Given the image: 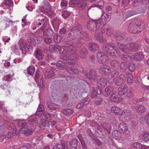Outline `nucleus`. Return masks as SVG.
Masks as SVG:
<instances>
[{
	"instance_id": "obj_1",
	"label": "nucleus",
	"mask_w": 149,
	"mask_h": 149,
	"mask_svg": "<svg viewBox=\"0 0 149 149\" xmlns=\"http://www.w3.org/2000/svg\"><path fill=\"white\" fill-rule=\"evenodd\" d=\"M72 44L70 45L69 46H62L59 48L60 53L61 57L64 61H59L56 64L57 68L59 69L65 68L69 73L75 74L78 72V70L72 69L69 66H66L65 64L72 65L74 63V58L77 57L79 55L81 58H84L87 54V51L86 48H84L80 51H77L75 50H71L72 47Z\"/></svg>"
},
{
	"instance_id": "obj_2",
	"label": "nucleus",
	"mask_w": 149,
	"mask_h": 149,
	"mask_svg": "<svg viewBox=\"0 0 149 149\" xmlns=\"http://www.w3.org/2000/svg\"><path fill=\"white\" fill-rule=\"evenodd\" d=\"M17 126L21 127L22 128H20L19 130L15 128H14L13 131L14 133L17 134L19 133L22 132V133L29 135H31L33 132V130L32 129L29 128L27 127V123H25L24 121L20 120H17Z\"/></svg>"
},
{
	"instance_id": "obj_3",
	"label": "nucleus",
	"mask_w": 149,
	"mask_h": 149,
	"mask_svg": "<svg viewBox=\"0 0 149 149\" xmlns=\"http://www.w3.org/2000/svg\"><path fill=\"white\" fill-rule=\"evenodd\" d=\"M117 46L122 52L129 54L133 52L137 51L139 49V47L137 45L134 43H131L126 45L118 42Z\"/></svg>"
},
{
	"instance_id": "obj_4",
	"label": "nucleus",
	"mask_w": 149,
	"mask_h": 149,
	"mask_svg": "<svg viewBox=\"0 0 149 149\" xmlns=\"http://www.w3.org/2000/svg\"><path fill=\"white\" fill-rule=\"evenodd\" d=\"M105 50L111 56H114L117 54L118 55L120 54V52L118 51L117 46L113 43H109L106 44L105 46Z\"/></svg>"
},
{
	"instance_id": "obj_5",
	"label": "nucleus",
	"mask_w": 149,
	"mask_h": 149,
	"mask_svg": "<svg viewBox=\"0 0 149 149\" xmlns=\"http://www.w3.org/2000/svg\"><path fill=\"white\" fill-rule=\"evenodd\" d=\"M91 25H95L96 26V28L97 29V30L95 33V36L96 39L97 40L100 41L101 42L105 41V39H104L102 38V34L99 32L100 31H101V28H98V27H99L100 25V21L99 20H94L91 22Z\"/></svg>"
},
{
	"instance_id": "obj_6",
	"label": "nucleus",
	"mask_w": 149,
	"mask_h": 149,
	"mask_svg": "<svg viewBox=\"0 0 149 149\" xmlns=\"http://www.w3.org/2000/svg\"><path fill=\"white\" fill-rule=\"evenodd\" d=\"M82 28L81 26H79L73 27L71 29V31L73 33L75 37L79 38L82 37L84 32L82 31Z\"/></svg>"
},
{
	"instance_id": "obj_7",
	"label": "nucleus",
	"mask_w": 149,
	"mask_h": 149,
	"mask_svg": "<svg viewBox=\"0 0 149 149\" xmlns=\"http://www.w3.org/2000/svg\"><path fill=\"white\" fill-rule=\"evenodd\" d=\"M70 3L75 6H78L81 10L84 9L86 5V3L83 0H71Z\"/></svg>"
},
{
	"instance_id": "obj_8",
	"label": "nucleus",
	"mask_w": 149,
	"mask_h": 149,
	"mask_svg": "<svg viewBox=\"0 0 149 149\" xmlns=\"http://www.w3.org/2000/svg\"><path fill=\"white\" fill-rule=\"evenodd\" d=\"M20 46L22 54L25 55H26V52L32 51L33 49V47L31 45H29L28 46H27L26 44L24 42L20 43Z\"/></svg>"
},
{
	"instance_id": "obj_9",
	"label": "nucleus",
	"mask_w": 149,
	"mask_h": 149,
	"mask_svg": "<svg viewBox=\"0 0 149 149\" xmlns=\"http://www.w3.org/2000/svg\"><path fill=\"white\" fill-rule=\"evenodd\" d=\"M49 20L48 19L47 17H45L44 18L39 19H38V23L37 24V26L39 27L43 24L41 28V29L43 31L44 28L47 27L49 24Z\"/></svg>"
},
{
	"instance_id": "obj_10",
	"label": "nucleus",
	"mask_w": 149,
	"mask_h": 149,
	"mask_svg": "<svg viewBox=\"0 0 149 149\" xmlns=\"http://www.w3.org/2000/svg\"><path fill=\"white\" fill-rule=\"evenodd\" d=\"M97 56L98 61L100 63H105L108 59L107 55L102 52H98Z\"/></svg>"
},
{
	"instance_id": "obj_11",
	"label": "nucleus",
	"mask_w": 149,
	"mask_h": 149,
	"mask_svg": "<svg viewBox=\"0 0 149 149\" xmlns=\"http://www.w3.org/2000/svg\"><path fill=\"white\" fill-rule=\"evenodd\" d=\"M121 117L125 120H130L132 118V116L129 110H125L123 112L121 113Z\"/></svg>"
},
{
	"instance_id": "obj_12",
	"label": "nucleus",
	"mask_w": 149,
	"mask_h": 149,
	"mask_svg": "<svg viewBox=\"0 0 149 149\" xmlns=\"http://www.w3.org/2000/svg\"><path fill=\"white\" fill-rule=\"evenodd\" d=\"M99 71L102 74H107L110 72V68L108 65H103L100 68Z\"/></svg>"
},
{
	"instance_id": "obj_13",
	"label": "nucleus",
	"mask_w": 149,
	"mask_h": 149,
	"mask_svg": "<svg viewBox=\"0 0 149 149\" xmlns=\"http://www.w3.org/2000/svg\"><path fill=\"white\" fill-rule=\"evenodd\" d=\"M46 104L47 109L51 111H54L55 112L58 109L57 105L50 101H47Z\"/></svg>"
},
{
	"instance_id": "obj_14",
	"label": "nucleus",
	"mask_w": 149,
	"mask_h": 149,
	"mask_svg": "<svg viewBox=\"0 0 149 149\" xmlns=\"http://www.w3.org/2000/svg\"><path fill=\"white\" fill-rule=\"evenodd\" d=\"M139 29V26L137 25L131 24L129 25L128 30L131 33H137L138 31L139 32L140 31L138 30Z\"/></svg>"
},
{
	"instance_id": "obj_15",
	"label": "nucleus",
	"mask_w": 149,
	"mask_h": 149,
	"mask_svg": "<svg viewBox=\"0 0 149 149\" xmlns=\"http://www.w3.org/2000/svg\"><path fill=\"white\" fill-rule=\"evenodd\" d=\"M88 46L89 49L92 52H95L99 48L98 45L95 43H90Z\"/></svg>"
},
{
	"instance_id": "obj_16",
	"label": "nucleus",
	"mask_w": 149,
	"mask_h": 149,
	"mask_svg": "<svg viewBox=\"0 0 149 149\" xmlns=\"http://www.w3.org/2000/svg\"><path fill=\"white\" fill-rule=\"evenodd\" d=\"M42 6L45 13H48L51 11L52 7L47 2L44 1Z\"/></svg>"
},
{
	"instance_id": "obj_17",
	"label": "nucleus",
	"mask_w": 149,
	"mask_h": 149,
	"mask_svg": "<svg viewBox=\"0 0 149 149\" xmlns=\"http://www.w3.org/2000/svg\"><path fill=\"white\" fill-rule=\"evenodd\" d=\"M34 55L36 58L40 60H41L44 57L43 51L38 49H37L36 50Z\"/></svg>"
},
{
	"instance_id": "obj_18",
	"label": "nucleus",
	"mask_w": 149,
	"mask_h": 149,
	"mask_svg": "<svg viewBox=\"0 0 149 149\" xmlns=\"http://www.w3.org/2000/svg\"><path fill=\"white\" fill-rule=\"evenodd\" d=\"M90 100V99L88 97H86L82 101L81 103L77 104L76 107L78 109H81L83 108L84 106L88 104Z\"/></svg>"
},
{
	"instance_id": "obj_19",
	"label": "nucleus",
	"mask_w": 149,
	"mask_h": 149,
	"mask_svg": "<svg viewBox=\"0 0 149 149\" xmlns=\"http://www.w3.org/2000/svg\"><path fill=\"white\" fill-rule=\"evenodd\" d=\"M125 77L124 75L121 74L119 75L115 82V85L117 86H120L125 81Z\"/></svg>"
},
{
	"instance_id": "obj_20",
	"label": "nucleus",
	"mask_w": 149,
	"mask_h": 149,
	"mask_svg": "<svg viewBox=\"0 0 149 149\" xmlns=\"http://www.w3.org/2000/svg\"><path fill=\"white\" fill-rule=\"evenodd\" d=\"M88 79L91 81H95L97 79V72L94 70H92L90 71L89 76L88 77Z\"/></svg>"
},
{
	"instance_id": "obj_21",
	"label": "nucleus",
	"mask_w": 149,
	"mask_h": 149,
	"mask_svg": "<svg viewBox=\"0 0 149 149\" xmlns=\"http://www.w3.org/2000/svg\"><path fill=\"white\" fill-rule=\"evenodd\" d=\"M107 81L105 78H102L98 80L97 86L98 87L104 88L107 84Z\"/></svg>"
},
{
	"instance_id": "obj_22",
	"label": "nucleus",
	"mask_w": 149,
	"mask_h": 149,
	"mask_svg": "<svg viewBox=\"0 0 149 149\" xmlns=\"http://www.w3.org/2000/svg\"><path fill=\"white\" fill-rule=\"evenodd\" d=\"M122 110L120 108L117 106L112 107L111 109V111L112 113H114L117 115H120Z\"/></svg>"
},
{
	"instance_id": "obj_23",
	"label": "nucleus",
	"mask_w": 149,
	"mask_h": 149,
	"mask_svg": "<svg viewBox=\"0 0 149 149\" xmlns=\"http://www.w3.org/2000/svg\"><path fill=\"white\" fill-rule=\"evenodd\" d=\"M113 88L111 86H107L105 89L104 92V95L106 97H107L111 93L113 90Z\"/></svg>"
},
{
	"instance_id": "obj_24",
	"label": "nucleus",
	"mask_w": 149,
	"mask_h": 149,
	"mask_svg": "<svg viewBox=\"0 0 149 149\" xmlns=\"http://www.w3.org/2000/svg\"><path fill=\"white\" fill-rule=\"evenodd\" d=\"M127 88V86L126 85L120 87L118 88L119 94L121 95H124L128 91Z\"/></svg>"
},
{
	"instance_id": "obj_25",
	"label": "nucleus",
	"mask_w": 149,
	"mask_h": 149,
	"mask_svg": "<svg viewBox=\"0 0 149 149\" xmlns=\"http://www.w3.org/2000/svg\"><path fill=\"white\" fill-rule=\"evenodd\" d=\"M43 109V106L42 104H40L38 108V111L36 113L35 118H39L41 116L40 112L42 111Z\"/></svg>"
},
{
	"instance_id": "obj_26",
	"label": "nucleus",
	"mask_w": 149,
	"mask_h": 149,
	"mask_svg": "<svg viewBox=\"0 0 149 149\" xmlns=\"http://www.w3.org/2000/svg\"><path fill=\"white\" fill-rule=\"evenodd\" d=\"M134 56V59L137 61L141 60L143 58H145V55L141 52L135 54Z\"/></svg>"
},
{
	"instance_id": "obj_27",
	"label": "nucleus",
	"mask_w": 149,
	"mask_h": 149,
	"mask_svg": "<svg viewBox=\"0 0 149 149\" xmlns=\"http://www.w3.org/2000/svg\"><path fill=\"white\" fill-rule=\"evenodd\" d=\"M27 73L31 75H33L35 71V67L32 66L31 65L29 66L27 69Z\"/></svg>"
},
{
	"instance_id": "obj_28",
	"label": "nucleus",
	"mask_w": 149,
	"mask_h": 149,
	"mask_svg": "<svg viewBox=\"0 0 149 149\" xmlns=\"http://www.w3.org/2000/svg\"><path fill=\"white\" fill-rule=\"evenodd\" d=\"M43 31V35L45 36H52L53 34V31L50 29H46Z\"/></svg>"
},
{
	"instance_id": "obj_29",
	"label": "nucleus",
	"mask_w": 149,
	"mask_h": 149,
	"mask_svg": "<svg viewBox=\"0 0 149 149\" xmlns=\"http://www.w3.org/2000/svg\"><path fill=\"white\" fill-rule=\"evenodd\" d=\"M119 64V62L116 60H112L110 62V64L113 69L117 68Z\"/></svg>"
},
{
	"instance_id": "obj_30",
	"label": "nucleus",
	"mask_w": 149,
	"mask_h": 149,
	"mask_svg": "<svg viewBox=\"0 0 149 149\" xmlns=\"http://www.w3.org/2000/svg\"><path fill=\"white\" fill-rule=\"evenodd\" d=\"M127 125L123 122L120 123L118 126L119 130L122 131L126 128H127Z\"/></svg>"
},
{
	"instance_id": "obj_31",
	"label": "nucleus",
	"mask_w": 149,
	"mask_h": 149,
	"mask_svg": "<svg viewBox=\"0 0 149 149\" xmlns=\"http://www.w3.org/2000/svg\"><path fill=\"white\" fill-rule=\"evenodd\" d=\"M110 99L112 101L115 102H118L119 101V99L117 95L115 94H112L110 97Z\"/></svg>"
},
{
	"instance_id": "obj_32",
	"label": "nucleus",
	"mask_w": 149,
	"mask_h": 149,
	"mask_svg": "<svg viewBox=\"0 0 149 149\" xmlns=\"http://www.w3.org/2000/svg\"><path fill=\"white\" fill-rule=\"evenodd\" d=\"M120 67L121 71L125 72L127 68V65L125 63L123 62L120 64Z\"/></svg>"
},
{
	"instance_id": "obj_33",
	"label": "nucleus",
	"mask_w": 149,
	"mask_h": 149,
	"mask_svg": "<svg viewBox=\"0 0 149 149\" xmlns=\"http://www.w3.org/2000/svg\"><path fill=\"white\" fill-rule=\"evenodd\" d=\"M121 58L122 60L127 61H130L131 59V57L127 55H122L121 56Z\"/></svg>"
},
{
	"instance_id": "obj_34",
	"label": "nucleus",
	"mask_w": 149,
	"mask_h": 149,
	"mask_svg": "<svg viewBox=\"0 0 149 149\" xmlns=\"http://www.w3.org/2000/svg\"><path fill=\"white\" fill-rule=\"evenodd\" d=\"M143 139L145 142L149 141V134L147 132H144L143 135Z\"/></svg>"
},
{
	"instance_id": "obj_35",
	"label": "nucleus",
	"mask_w": 149,
	"mask_h": 149,
	"mask_svg": "<svg viewBox=\"0 0 149 149\" xmlns=\"http://www.w3.org/2000/svg\"><path fill=\"white\" fill-rule=\"evenodd\" d=\"M63 112L64 114L68 116L71 114L73 113V111L71 109H64Z\"/></svg>"
},
{
	"instance_id": "obj_36",
	"label": "nucleus",
	"mask_w": 149,
	"mask_h": 149,
	"mask_svg": "<svg viewBox=\"0 0 149 149\" xmlns=\"http://www.w3.org/2000/svg\"><path fill=\"white\" fill-rule=\"evenodd\" d=\"M38 123V121L36 118L30 119L28 121V123L31 125H36Z\"/></svg>"
},
{
	"instance_id": "obj_37",
	"label": "nucleus",
	"mask_w": 149,
	"mask_h": 149,
	"mask_svg": "<svg viewBox=\"0 0 149 149\" xmlns=\"http://www.w3.org/2000/svg\"><path fill=\"white\" fill-rule=\"evenodd\" d=\"M136 111L138 112L141 113L144 112L146 111V109L143 105H140L138 107Z\"/></svg>"
},
{
	"instance_id": "obj_38",
	"label": "nucleus",
	"mask_w": 149,
	"mask_h": 149,
	"mask_svg": "<svg viewBox=\"0 0 149 149\" xmlns=\"http://www.w3.org/2000/svg\"><path fill=\"white\" fill-rule=\"evenodd\" d=\"M120 133L119 131H114L112 132V136L113 138L116 139H117L120 136Z\"/></svg>"
},
{
	"instance_id": "obj_39",
	"label": "nucleus",
	"mask_w": 149,
	"mask_h": 149,
	"mask_svg": "<svg viewBox=\"0 0 149 149\" xmlns=\"http://www.w3.org/2000/svg\"><path fill=\"white\" fill-rule=\"evenodd\" d=\"M147 123V124L149 125V113L147 114L144 118H141L140 119V121H141L143 120V119Z\"/></svg>"
},
{
	"instance_id": "obj_40",
	"label": "nucleus",
	"mask_w": 149,
	"mask_h": 149,
	"mask_svg": "<svg viewBox=\"0 0 149 149\" xmlns=\"http://www.w3.org/2000/svg\"><path fill=\"white\" fill-rule=\"evenodd\" d=\"M111 128V126L109 124H106L104 127V129L109 134H110V130Z\"/></svg>"
},
{
	"instance_id": "obj_41",
	"label": "nucleus",
	"mask_w": 149,
	"mask_h": 149,
	"mask_svg": "<svg viewBox=\"0 0 149 149\" xmlns=\"http://www.w3.org/2000/svg\"><path fill=\"white\" fill-rule=\"evenodd\" d=\"M127 81L128 83H131L133 81V77L132 75L130 74H128L127 75Z\"/></svg>"
},
{
	"instance_id": "obj_42",
	"label": "nucleus",
	"mask_w": 149,
	"mask_h": 149,
	"mask_svg": "<svg viewBox=\"0 0 149 149\" xmlns=\"http://www.w3.org/2000/svg\"><path fill=\"white\" fill-rule=\"evenodd\" d=\"M54 75L53 71H52L50 72H47L45 73V76L46 78H51Z\"/></svg>"
},
{
	"instance_id": "obj_43",
	"label": "nucleus",
	"mask_w": 149,
	"mask_h": 149,
	"mask_svg": "<svg viewBox=\"0 0 149 149\" xmlns=\"http://www.w3.org/2000/svg\"><path fill=\"white\" fill-rule=\"evenodd\" d=\"M71 14V13L67 10H64L62 13V16L65 19L68 17Z\"/></svg>"
},
{
	"instance_id": "obj_44",
	"label": "nucleus",
	"mask_w": 149,
	"mask_h": 149,
	"mask_svg": "<svg viewBox=\"0 0 149 149\" xmlns=\"http://www.w3.org/2000/svg\"><path fill=\"white\" fill-rule=\"evenodd\" d=\"M144 22L143 20H141L138 23L139 28L142 30L145 27Z\"/></svg>"
},
{
	"instance_id": "obj_45",
	"label": "nucleus",
	"mask_w": 149,
	"mask_h": 149,
	"mask_svg": "<svg viewBox=\"0 0 149 149\" xmlns=\"http://www.w3.org/2000/svg\"><path fill=\"white\" fill-rule=\"evenodd\" d=\"M12 76L10 74L6 75L4 77L3 79L8 82L12 80Z\"/></svg>"
},
{
	"instance_id": "obj_46",
	"label": "nucleus",
	"mask_w": 149,
	"mask_h": 149,
	"mask_svg": "<svg viewBox=\"0 0 149 149\" xmlns=\"http://www.w3.org/2000/svg\"><path fill=\"white\" fill-rule=\"evenodd\" d=\"M129 69L131 72L134 71L136 69L135 65L133 63H130L129 65Z\"/></svg>"
},
{
	"instance_id": "obj_47",
	"label": "nucleus",
	"mask_w": 149,
	"mask_h": 149,
	"mask_svg": "<svg viewBox=\"0 0 149 149\" xmlns=\"http://www.w3.org/2000/svg\"><path fill=\"white\" fill-rule=\"evenodd\" d=\"M97 92L96 91V89L95 88H93L92 91L91 93V97L92 98H94L97 95Z\"/></svg>"
},
{
	"instance_id": "obj_48",
	"label": "nucleus",
	"mask_w": 149,
	"mask_h": 149,
	"mask_svg": "<svg viewBox=\"0 0 149 149\" xmlns=\"http://www.w3.org/2000/svg\"><path fill=\"white\" fill-rule=\"evenodd\" d=\"M43 114L44 117L47 119L48 120L51 119V115L47 111H44Z\"/></svg>"
},
{
	"instance_id": "obj_49",
	"label": "nucleus",
	"mask_w": 149,
	"mask_h": 149,
	"mask_svg": "<svg viewBox=\"0 0 149 149\" xmlns=\"http://www.w3.org/2000/svg\"><path fill=\"white\" fill-rule=\"evenodd\" d=\"M115 78L112 75H109L108 77V82L109 84H112L114 81Z\"/></svg>"
},
{
	"instance_id": "obj_50",
	"label": "nucleus",
	"mask_w": 149,
	"mask_h": 149,
	"mask_svg": "<svg viewBox=\"0 0 149 149\" xmlns=\"http://www.w3.org/2000/svg\"><path fill=\"white\" fill-rule=\"evenodd\" d=\"M107 33L109 36H111L113 33V31L112 28H109L106 29Z\"/></svg>"
},
{
	"instance_id": "obj_51",
	"label": "nucleus",
	"mask_w": 149,
	"mask_h": 149,
	"mask_svg": "<svg viewBox=\"0 0 149 149\" xmlns=\"http://www.w3.org/2000/svg\"><path fill=\"white\" fill-rule=\"evenodd\" d=\"M142 0H134L133 2V5L134 6L141 4V1Z\"/></svg>"
},
{
	"instance_id": "obj_52",
	"label": "nucleus",
	"mask_w": 149,
	"mask_h": 149,
	"mask_svg": "<svg viewBox=\"0 0 149 149\" xmlns=\"http://www.w3.org/2000/svg\"><path fill=\"white\" fill-rule=\"evenodd\" d=\"M133 12V11L131 10L127 11L126 12H125L124 15L125 16L127 15V17H129L133 15L134 14Z\"/></svg>"
},
{
	"instance_id": "obj_53",
	"label": "nucleus",
	"mask_w": 149,
	"mask_h": 149,
	"mask_svg": "<svg viewBox=\"0 0 149 149\" xmlns=\"http://www.w3.org/2000/svg\"><path fill=\"white\" fill-rule=\"evenodd\" d=\"M72 143L71 144V143H70V144L71 146V148H72V149H79L78 148H76V146H77V144L76 142H74V141H73L72 142Z\"/></svg>"
},
{
	"instance_id": "obj_54",
	"label": "nucleus",
	"mask_w": 149,
	"mask_h": 149,
	"mask_svg": "<svg viewBox=\"0 0 149 149\" xmlns=\"http://www.w3.org/2000/svg\"><path fill=\"white\" fill-rule=\"evenodd\" d=\"M61 149H70V147H69L68 144L66 143H62L61 145Z\"/></svg>"
},
{
	"instance_id": "obj_55",
	"label": "nucleus",
	"mask_w": 149,
	"mask_h": 149,
	"mask_svg": "<svg viewBox=\"0 0 149 149\" xmlns=\"http://www.w3.org/2000/svg\"><path fill=\"white\" fill-rule=\"evenodd\" d=\"M13 1L12 0H5L3 3L6 5L9 6L12 3Z\"/></svg>"
},
{
	"instance_id": "obj_56",
	"label": "nucleus",
	"mask_w": 149,
	"mask_h": 149,
	"mask_svg": "<svg viewBox=\"0 0 149 149\" xmlns=\"http://www.w3.org/2000/svg\"><path fill=\"white\" fill-rule=\"evenodd\" d=\"M45 41L47 44L49 45L52 41V39L49 37H46L45 38Z\"/></svg>"
},
{
	"instance_id": "obj_57",
	"label": "nucleus",
	"mask_w": 149,
	"mask_h": 149,
	"mask_svg": "<svg viewBox=\"0 0 149 149\" xmlns=\"http://www.w3.org/2000/svg\"><path fill=\"white\" fill-rule=\"evenodd\" d=\"M110 148L111 149H121L120 148L117 147L116 144L113 143L110 145Z\"/></svg>"
},
{
	"instance_id": "obj_58",
	"label": "nucleus",
	"mask_w": 149,
	"mask_h": 149,
	"mask_svg": "<svg viewBox=\"0 0 149 149\" xmlns=\"http://www.w3.org/2000/svg\"><path fill=\"white\" fill-rule=\"evenodd\" d=\"M139 149H148L149 148V147L148 146L142 144L140 143L139 146Z\"/></svg>"
},
{
	"instance_id": "obj_59",
	"label": "nucleus",
	"mask_w": 149,
	"mask_h": 149,
	"mask_svg": "<svg viewBox=\"0 0 149 149\" xmlns=\"http://www.w3.org/2000/svg\"><path fill=\"white\" fill-rule=\"evenodd\" d=\"M67 4V2L65 1H62L61 3V6L63 8H65Z\"/></svg>"
},
{
	"instance_id": "obj_60",
	"label": "nucleus",
	"mask_w": 149,
	"mask_h": 149,
	"mask_svg": "<svg viewBox=\"0 0 149 149\" xmlns=\"http://www.w3.org/2000/svg\"><path fill=\"white\" fill-rule=\"evenodd\" d=\"M103 88L98 87L97 88V93L98 95H100L102 94L103 93V91L102 90V88Z\"/></svg>"
},
{
	"instance_id": "obj_61",
	"label": "nucleus",
	"mask_w": 149,
	"mask_h": 149,
	"mask_svg": "<svg viewBox=\"0 0 149 149\" xmlns=\"http://www.w3.org/2000/svg\"><path fill=\"white\" fill-rule=\"evenodd\" d=\"M13 136V133L11 132H9L5 136H6V138H7L8 139H10L12 138Z\"/></svg>"
},
{
	"instance_id": "obj_62",
	"label": "nucleus",
	"mask_w": 149,
	"mask_h": 149,
	"mask_svg": "<svg viewBox=\"0 0 149 149\" xmlns=\"http://www.w3.org/2000/svg\"><path fill=\"white\" fill-rule=\"evenodd\" d=\"M103 101L102 99L101 98L97 99V100H95V103L97 104H99L101 103Z\"/></svg>"
},
{
	"instance_id": "obj_63",
	"label": "nucleus",
	"mask_w": 149,
	"mask_h": 149,
	"mask_svg": "<svg viewBox=\"0 0 149 149\" xmlns=\"http://www.w3.org/2000/svg\"><path fill=\"white\" fill-rule=\"evenodd\" d=\"M119 74V72H118L114 71L112 72L111 75H112L114 78L116 77Z\"/></svg>"
},
{
	"instance_id": "obj_64",
	"label": "nucleus",
	"mask_w": 149,
	"mask_h": 149,
	"mask_svg": "<svg viewBox=\"0 0 149 149\" xmlns=\"http://www.w3.org/2000/svg\"><path fill=\"white\" fill-rule=\"evenodd\" d=\"M2 39L3 41L5 42H9V41L10 39V37H8L6 36H3Z\"/></svg>"
}]
</instances>
